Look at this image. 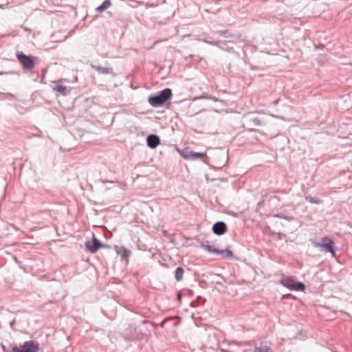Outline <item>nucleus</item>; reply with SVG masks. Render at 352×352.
<instances>
[{"instance_id":"nucleus-1","label":"nucleus","mask_w":352,"mask_h":352,"mask_svg":"<svg viewBox=\"0 0 352 352\" xmlns=\"http://www.w3.org/2000/svg\"><path fill=\"white\" fill-rule=\"evenodd\" d=\"M172 96V91L170 89L166 88L160 91L159 95L150 97L148 102L153 107H158L164 104Z\"/></svg>"},{"instance_id":"nucleus-2","label":"nucleus","mask_w":352,"mask_h":352,"mask_svg":"<svg viewBox=\"0 0 352 352\" xmlns=\"http://www.w3.org/2000/svg\"><path fill=\"white\" fill-rule=\"evenodd\" d=\"M334 244V242L328 237H323L320 241H313L314 247L320 248L323 251L331 253L333 257H336Z\"/></svg>"},{"instance_id":"nucleus-3","label":"nucleus","mask_w":352,"mask_h":352,"mask_svg":"<svg viewBox=\"0 0 352 352\" xmlns=\"http://www.w3.org/2000/svg\"><path fill=\"white\" fill-rule=\"evenodd\" d=\"M280 283L290 290L304 292L305 289V286L302 283L296 282L292 277L283 276L280 280Z\"/></svg>"},{"instance_id":"nucleus-4","label":"nucleus","mask_w":352,"mask_h":352,"mask_svg":"<svg viewBox=\"0 0 352 352\" xmlns=\"http://www.w3.org/2000/svg\"><path fill=\"white\" fill-rule=\"evenodd\" d=\"M39 350V344L34 340H29L18 347L14 346L12 349V352H38Z\"/></svg>"},{"instance_id":"nucleus-5","label":"nucleus","mask_w":352,"mask_h":352,"mask_svg":"<svg viewBox=\"0 0 352 352\" xmlns=\"http://www.w3.org/2000/svg\"><path fill=\"white\" fill-rule=\"evenodd\" d=\"M17 58L24 68L32 69L34 67V63L32 57L26 56L23 54H19L17 55Z\"/></svg>"},{"instance_id":"nucleus-6","label":"nucleus","mask_w":352,"mask_h":352,"mask_svg":"<svg viewBox=\"0 0 352 352\" xmlns=\"http://www.w3.org/2000/svg\"><path fill=\"white\" fill-rule=\"evenodd\" d=\"M85 246L87 250L91 252V253H95L98 249L102 248V245L99 242V241L94 237L92 241H87L85 243Z\"/></svg>"},{"instance_id":"nucleus-7","label":"nucleus","mask_w":352,"mask_h":352,"mask_svg":"<svg viewBox=\"0 0 352 352\" xmlns=\"http://www.w3.org/2000/svg\"><path fill=\"white\" fill-rule=\"evenodd\" d=\"M227 230L226 225L223 222H217L214 224L212 230L214 234L221 235L226 232Z\"/></svg>"},{"instance_id":"nucleus-8","label":"nucleus","mask_w":352,"mask_h":352,"mask_svg":"<svg viewBox=\"0 0 352 352\" xmlns=\"http://www.w3.org/2000/svg\"><path fill=\"white\" fill-rule=\"evenodd\" d=\"M201 247L206 251L214 254H223L224 252H219V250L213 245L209 244L208 241L201 242Z\"/></svg>"},{"instance_id":"nucleus-9","label":"nucleus","mask_w":352,"mask_h":352,"mask_svg":"<svg viewBox=\"0 0 352 352\" xmlns=\"http://www.w3.org/2000/svg\"><path fill=\"white\" fill-rule=\"evenodd\" d=\"M184 157L186 160H195L198 158L203 159V158L207 157V153H206V152L197 153V152L190 151L188 154L184 155Z\"/></svg>"},{"instance_id":"nucleus-10","label":"nucleus","mask_w":352,"mask_h":352,"mask_svg":"<svg viewBox=\"0 0 352 352\" xmlns=\"http://www.w3.org/2000/svg\"><path fill=\"white\" fill-rule=\"evenodd\" d=\"M147 144L151 148H156L160 144V139L155 135H150L147 138Z\"/></svg>"},{"instance_id":"nucleus-11","label":"nucleus","mask_w":352,"mask_h":352,"mask_svg":"<svg viewBox=\"0 0 352 352\" xmlns=\"http://www.w3.org/2000/svg\"><path fill=\"white\" fill-rule=\"evenodd\" d=\"M117 253L120 255L122 259L128 262L129 257L131 254L130 251L123 247H121L117 250Z\"/></svg>"},{"instance_id":"nucleus-12","label":"nucleus","mask_w":352,"mask_h":352,"mask_svg":"<svg viewBox=\"0 0 352 352\" xmlns=\"http://www.w3.org/2000/svg\"><path fill=\"white\" fill-rule=\"evenodd\" d=\"M93 67L100 74H112L113 69L111 67H104L100 66H93Z\"/></svg>"},{"instance_id":"nucleus-13","label":"nucleus","mask_w":352,"mask_h":352,"mask_svg":"<svg viewBox=\"0 0 352 352\" xmlns=\"http://www.w3.org/2000/svg\"><path fill=\"white\" fill-rule=\"evenodd\" d=\"M111 5V0H105L100 6H98L96 10L98 12H102L108 8H109Z\"/></svg>"},{"instance_id":"nucleus-14","label":"nucleus","mask_w":352,"mask_h":352,"mask_svg":"<svg viewBox=\"0 0 352 352\" xmlns=\"http://www.w3.org/2000/svg\"><path fill=\"white\" fill-rule=\"evenodd\" d=\"M53 89L57 92H59L62 95H66L67 92V88L63 85H57L53 88Z\"/></svg>"},{"instance_id":"nucleus-15","label":"nucleus","mask_w":352,"mask_h":352,"mask_svg":"<svg viewBox=\"0 0 352 352\" xmlns=\"http://www.w3.org/2000/svg\"><path fill=\"white\" fill-rule=\"evenodd\" d=\"M184 273V270L182 267H179L175 270V279L177 281H179L182 280L183 275Z\"/></svg>"},{"instance_id":"nucleus-16","label":"nucleus","mask_w":352,"mask_h":352,"mask_svg":"<svg viewBox=\"0 0 352 352\" xmlns=\"http://www.w3.org/2000/svg\"><path fill=\"white\" fill-rule=\"evenodd\" d=\"M255 352H271V348L267 345L261 344L255 348Z\"/></svg>"},{"instance_id":"nucleus-17","label":"nucleus","mask_w":352,"mask_h":352,"mask_svg":"<svg viewBox=\"0 0 352 352\" xmlns=\"http://www.w3.org/2000/svg\"><path fill=\"white\" fill-rule=\"evenodd\" d=\"M221 252H224V253L221 254L225 256L232 257L233 256L232 252L230 250H221Z\"/></svg>"}]
</instances>
